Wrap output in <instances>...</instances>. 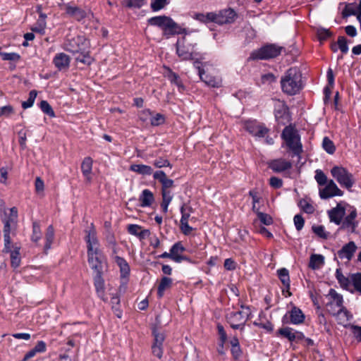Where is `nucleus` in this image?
Here are the masks:
<instances>
[{
  "mask_svg": "<svg viewBox=\"0 0 361 361\" xmlns=\"http://www.w3.org/2000/svg\"><path fill=\"white\" fill-rule=\"evenodd\" d=\"M281 85L284 93L295 95L302 88V75L296 68H290L286 71L281 79Z\"/></svg>",
  "mask_w": 361,
  "mask_h": 361,
  "instance_id": "1",
  "label": "nucleus"
},
{
  "mask_svg": "<svg viewBox=\"0 0 361 361\" xmlns=\"http://www.w3.org/2000/svg\"><path fill=\"white\" fill-rule=\"evenodd\" d=\"M148 23L151 25L160 27L166 36L175 35L179 34H186V30L182 28L178 24L173 20L170 17L166 16H155L148 20Z\"/></svg>",
  "mask_w": 361,
  "mask_h": 361,
  "instance_id": "2",
  "label": "nucleus"
},
{
  "mask_svg": "<svg viewBox=\"0 0 361 361\" xmlns=\"http://www.w3.org/2000/svg\"><path fill=\"white\" fill-rule=\"evenodd\" d=\"M281 137L293 155H300L302 152V145L300 142V137L293 126L290 125L285 127L282 131Z\"/></svg>",
  "mask_w": 361,
  "mask_h": 361,
  "instance_id": "3",
  "label": "nucleus"
},
{
  "mask_svg": "<svg viewBox=\"0 0 361 361\" xmlns=\"http://www.w3.org/2000/svg\"><path fill=\"white\" fill-rule=\"evenodd\" d=\"M242 310L231 312L226 314V319L233 329H244L245 325L251 314L248 306L241 305Z\"/></svg>",
  "mask_w": 361,
  "mask_h": 361,
  "instance_id": "4",
  "label": "nucleus"
},
{
  "mask_svg": "<svg viewBox=\"0 0 361 361\" xmlns=\"http://www.w3.org/2000/svg\"><path fill=\"white\" fill-rule=\"evenodd\" d=\"M332 176L341 186L350 190L355 183L353 176L345 168L336 166L331 170Z\"/></svg>",
  "mask_w": 361,
  "mask_h": 361,
  "instance_id": "5",
  "label": "nucleus"
},
{
  "mask_svg": "<svg viewBox=\"0 0 361 361\" xmlns=\"http://www.w3.org/2000/svg\"><path fill=\"white\" fill-rule=\"evenodd\" d=\"M283 49L282 47L274 44L263 46L258 50L251 54L250 58L252 59L267 60L275 58L281 54Z\"/></svg>",
  "mask_w": 361,
  "mask_h": 361,
  "instance_id": "6",
  "label": "nucleus"
},
{
  "mask_svg": "<svg viewBox=\"0 0 361 361\" xmlns=\"http://www.w3.org/2000/svg\"><path fill=\"white\" fill-rule=\"evenodd\" d=\"M87 233L85 239L87 243V255H92V252L99 251V241L97 238V232L93 224H91V227L89 230H86Z\"/></svg>",
  "mask_w": 361,
  "mask_h": 361,
  "instance_id": "7",
  "label": "nucleus"
},
{
  "mask_svg": "<svg viewBox=\"0 0 361 361\" xmlns=\"http://www.w3.org/2000/svg\"><path fill=\"white\" fill-rule=\"evenodd\" d=\"M236 13L233 9L228 8L214 13L213 22L219 25L229 24L234 22Z\"/></svg>",
  "mask_w": 361,
  "mask_h": 361,
  "instance_id": "8",
  "label": "nucleus"
},
{
  "mask_svg": "<svg viewBox=\"0 0 361 361\" xmlns=\"http://www.w3.org/2000/svg\"><path fill=\"white\" fill-rule=\"evenodd\" d=\"M343 192L340 190L333 180H329L323 189L319 190V196L323 200H326L335 196H342Z\"/></svg>",
  "mask_w": 361,
  "mask_h": 361,
  "instance_id": "9",
  "label": "nucleus"
},
{
  "mask_svg": "<svg viewBox=\"0 0 361 361\" xmlns=\"http://www.w3.org/2000/svg\"><path fill=\"white\" fill-rule=\"evenodd\" d=\"M66 50L75 54V59L77 62L90 65L93 61V59L90 55L89 49L85 50L84 46L82 48L68 47Z\"/></svg>",
  "mask_w": 361,
  "mask_h": 361,
  "instance_id": "10",
  "label": "nucleus"
},
{
  "mask_svg": "<svg viewBox=\"0 0 361 361\" xmlns=\"http://www.w3.org/2000/svg\"><path fill=\"white\" fill-rule=\"evenodd\" d=\"M66 50L75 54V59L77 62L90 65L93 61V59L90 55L89 49L85 50L84 46L82 48L68 47Z\"/></svg>",
  "mask_w": 361,
  "mask_h": 361,
  "instance_id": "11",
  "label": "nucleus"
},
{
  "mask_svg": "<svg viewBox=\"0 0 361 361\" xmlns=\"http://www.w3.org/2000/svg\"><path fill=\"white\" fill-rule=\"evenodd\" d=\"M66 50L75 54V59L77 62L90 65L93 61V59L90 55L89 49L85 50L84 46L82 48L68 47Z\"/></svg>",
  "mask_w": 361,
  "mask_h": 361,
  "instance_id": "12",
  "label": "nucleus"
},
{
  "mask_svg": "<svg viewBox=\"0 0 361 361\" xmlns=\"http://www.w3.org/2000/svg\"><path fill=\"white\" fill-rule=\"evenodd\" d=\"M200 62L195 61L194 62L195 67L198 70V74L202 82H204L208 86L212 87H219L221 86V81L219 79L216 78L214 76L207 75L203 68L200 66Z\"/></svg>",
  "mask_w": 361,
  "mask_h": 361,
  "instance_id": "13",
  "label": "nucleus"
},
{
  "mask_svg": "<svg viewBox=\"0 0 361 361\" xmlns=\"http://www.w3.org/2000/svg\"><path fill=\"white\" fill-rule=\"evenodd\" d=\"M185 251V247L183 245L181 242L176 243L171 247L172 260L176 263H180L183 261L190 262V259L183 255Z\"/></svg>",
  "mask_w": 361,
  "mask_h": 361,
  "instance_id": "14",
  "label": "nucleus"
},
{
  "mask_svg": "<svg viewBox=\"0 0 361 361\" xmlns=\"http://www.w3.org/2000/svg\"><path fill=\"white\" fill-rule=\"evenodd\" d=\"M88 256V262L91 266V268L95 272V275L103 274V256L101 251L92 252V255Z\"/></svg>",
  "mask_w": 361,
  "mask_h": 361,
  "instance_id": "15",
  "label": "nucleus"
},
{
  "mask_svg": "<svg viewBox=\"0 0 361 361\" xmlns=\"http://www.w3.org/2000/svg\"><path fill=\"white\" fill-rule=\"evenodd\" d=\"M245 128L250 134L258 137H264L269 131L267 128L262 125H258L255 121L246 122Z\"/></svg>",
  "mask_w": 361,
  "mask_h": 361,
  "instance_id": "16",
  "label": "nucleus"
},
{
  "mask_svg": "<svg viewBox=\"0 0 361 361\" xmlns=\"http://www.w3.org/2000/svg\"><path fill=\"white\" fill-rule=\"evenodd\" d=\"M278 334L281 336L287 338L289 341L298 342L305 338V336L302 332L294 331L290 327H283L278 330Z\"/></svg>",
  "mask_w": 361,
  "mask_h": 361,
  "instance_id": "17",
  "label": "nucleus"
},
{
  "mask_svg": "<svg viewBox=\"0 0 361 361\" xmlns=\"http://www.w3.org/2000/svg\"><path fill=\"white\" fill-rule=\"evenodd\" d=\"M269 167L276 173H281L292 168V164L283 159L271 160L269 163Z\"/></svg>",
  "mask_w": 361,
  "mask_h": 361,
  "instance_id": "18",
  "label": "nucleus"
},
{
  "mask_svg": "<svg viewBox=\"0 0 361 361\" xmlns=\"http://www.w3.org/2000/svg\"><path fill=\"white\" fill-rule=\"evenodd\" d=\"M328 214L331 222L335 223L336 225H340L345 214V208L341 204H338L336 207L329 210Z\"/></svg>",
  "mask_w": 361,
  "mask_h": 361,
  "instance_id": "19",
  "label": "nucleus"
},
{
  "mask_svg": "<svg viewBox=\"0 0 361 361\" xmlns=\"http://www.w3.org/2000/svg\"><path fill=\"white\" fill-rule=\"evenodd\" d=\"M357 250V246L353 241H350L343 246V247L338 251V256L341 259H346L350 260Z\"/></svg>",
  "mask_w": 361,
  "mask_h": 361,
  "instance_id": "20",
  "label": "nucleus"
},
{
  "mask_svg": "<svg viewBox=\"0 0 361 361\" xmlns=\"http://www.w3.org/2000/svg\"><path fill=\"white\" fill-rule=\"evenodd\" d=\"M153 178L159 180L161 184V190H169L174 185V182L172 179L167 178L166 174L163 171H157L153 174Z\"/></svg>",
  "mask_w": 361,
  "mask_h": 361,
  "instance_id": "21",
  "label": "nucleus"
},
{
  "mask_svg": "<svg viewBox=\"0 0 361 361\" xmlns=\"http://www.w3.org/2000/svg\"><path fill=\"white\" fill-rule=\"evenodd\" d=\"M70 57L64 53L57 54L53 59L54 64L59 71L68 69L70 66Z\"/></svg>",
  "mask_w": 361,
  "mask_h": 361,
  "instance_id": "22",
  "label": "nucleus"
},
{
  "mask_svg": "<svg viewBox=\"0 0 361 361\" xmlns=\"http://www.w3.org/2000/svg\"><path fill=\"white\" fill-rule=\"evenodd\" d=\"M360 6L361 0H360L358 4L355 2L346 4L344 9L342 11V17L345 18L350 16H356L357 18L358 15L361 12V10H360Z\"/></svg>",
  "mask_w": 361,
  "mask_h": 361,
  "instance_id": "23",
  "label": "nucleus"
},
{
  "mask_svg": "<svg viewBox=\"0 0 361 361\" xmlns=\"http://www.w3.org/2000/svg\"><path fill=\"white\" fill-rule=\"evenodd\" d=\"M15 221L8 220L6 219H3L4 223V252H8L10 251V245L11 243V239L10 237L11 233V224Z\"/></svg>",
  "mask_w": 361,
  "mask_h": 361,
  "instance_id": "24",
  "label": "nucleus"
},
{
  "mask_svg": "<svg viewBox=\"0 0 361 361\" xmlns=\"http://www.w3.org/2000/svg\"><path fill=\"white\" fill-rule=\"evenodd\" d=\"M329 311L334 317H336L339 324H343L344 326V323L349 321L350 319L352 317V315L350 314V312L347 310L345 307H341L336 311H333L332 310L329 309Z\"/></svg>",
  "mask_w": 361,
  "mask_h": 361,
  "instance_id": "25",
  "label": "nucleus"
},
{
  "mask_svg": "<svg viewBox=\"0 0 361 361\" xmlns=\"http://www.w3.org/2000/svg\"><path fill=\"white\" fill-rule=\"evenodd\" d=\"M66 12L68 16L74 18L78 21H80L86 17V12L77 6L66 5Z\"/></svg>",
  "mask_w": 361,
  "mask_h": 361,
  "instance_id": "26",
  "label": "nucleus"
},
{
  "mask_svg": "<svg viewBox=\"0 0 361 361\" xmlns=\"http://www.w3.org/2000/svg\"><path fill=\"white\" fill-rule=\"evenodd\" d=\"M290 322L293 324H300L305 321V314L302 310L294 306L289 312Z\"/></svg>",
  "mask_w": 361,
  "mask_h": 361,
  "instance_id": "27",
  "label": "nucleus"
},
{
  "mask_svg": "<svg viewBox=\"0 0 361 361\" xmlns=\"http://www.w3.org/2000/svg\"><path fill=\"white\" fill-rule=\"evenodd\" d=\"M338 49L343 54H346L348 51V39L344 36H339L337 42L331 44V49L334 52H336Z\"/></svg>",
  "mask_w": 361,
  "mask_h": 361,
  "instance_id": "28",
  "label": "nucleus"
},
{
  "mask_svg": "<svg viewBox=\"0 0 361 361\" xmlns=\"http://www.w3.org/2000/svg\"><path fill=\"white\" fill-rule=\"evenodd\" d=\"M92 163L93 161L91 157H85L81 164V171L82 172L83 176L85 177L86 180L88 182H90L92 178H91V173L92 169Z\"/></svg>",
  "mask_w": 361,
  "mask_h": 361,
  "instance_id": "29",
  "label": "nucleus"
},
{
  "mask_svg": "<svg viewBox=\"0 0 361 361\" xmlns=\"http://www.w3.org/2000/svg\"><path fill=\"white\" fill-rule=\"evenodd\" d=\"M277 275L282 284L286 287L288 296H290L291 293L289 291L290 281L288 270L286 268L279 269L277 270Z\"/></svg>",
  "mask_w": 361,
  "mask_h": 361,
  "instance_id": "30",
  "label": "nucleus"
},
{
  "mask_svg": "<svg viewBox=\"0 0 361 361\" xmlns=\"http://www.w3.org/2000/svg\"><path fill=\"white\" fill-rule=\"evenodd\" d=\"M139 200L140 201V206L142 207H149L154 201L153 193L148 189L142 191L140 196Z\"/></svg>",
  "mask_w": 361,
  "mask_h": 361,
  "instance_id": "31",
  "label": "nucleus"
},
{
  "mask_svg": "<svg viewBox=\"0 0 361 361\" xmlns=\"http://www.w3.org/2000/svg\"><path fill=\"white\" fill-rule=\"evenodd\" d=\"M329 295L333 299V300L327 304V307H332L334 305H335L338 310L341 307H344L343 306L342 295L338 294L334 289H330Z\"/></svg>",
  "mask_w": 361,
  "mask_h": 361,
  "instance_id": "32",
  "label": "nucleus"
},
{
  "mask_svg": "<svg viewBox=\"0 0 361 361\" xmlns=\"http://www.w3.org/2000/svg\"><path fill=\"white\" fill-rule=\"evenodd\" d=\"M115 262L120 268L121 277H126L130 274V267L126 260L119 256L114 257Z\"/></svg>",
  "mask_w": 361,
  "mask_h": 361,
  "instance_id": "33",
  "label": "nucleus"
},
{
  "mask_svg": "<svg viewBox=\"0 0 361 361\" xmlns=\"http://www.w3.org/2000/svg\"><path fill=\"white\" fill-rule=\"evenodd\" d=\"M82 46H84L85 50L89 49V42L84 37L78 36L69 42V43L67 44V48H82Z\"/></svg>",
  "mask_w": 361,
  "mask_h": 361,
  "instance_id": "34",
  "label": "nucleus"
},
{
  "mask_svg": "<svg viewBox=\"0 0 361 361\" xmlns=\"http://www.w3.org/2000/svg\"><path fill=\"white\" fill-rule=\"evenodd\" d=\"M130 170L141 175H151L153 173L152 168L145 164H132Z\"/></svg>",
  "mask_w": 361,
  "mask_h": 361,
  "instance_id": "35",
  "label": "nucleus"
},
{
  "mask_svg": "<svg viewBox=\"0 0 361 361\" xmlns=\"http://www.w3.org/2000/svg\"><path fill=\"white\" fill-rule=\"evenodd\" d=\"M47 16L44 13H41V18H39L31 30L32 32H38L39 34L43 35L44 33V30L46 28V19Z\"/></svg>",
  "mask_w": 361,
  "mask_h": 361,
  "instance_id": "36",
  "label": "nucleus"
},
{
  "mask_svg": "<svg viewBox=\"0 0 361 361\" xmlns=\"http://www.w3.org/2000/svg\"><path fill=\"white\" fill-rule=\"evenodd\" d=\"M324 263V257L321 255L313 254L310 257L309 267L312 269H319Z\"/></svg>",
  "mask_w": 361,
  "mask_h": 361,
  "instance_id": "37",
  "label": "nucleus"
},
{
  "mask_svg": "<svg viewBox=\"0 0 361 361\" xmlns=\"http://www.w3.org/2000/svg\"><path fill=\"white\" fill-rule=\"evenodd\" d=\"M336 277L341 285V286L345 289L348 290L350 286V283L352 282L348 277H345L341 270V269H337L336 271Z\"/></svg>",
  "mask_w": 361,
  "mask_h": 361,
  "instance_id": "38",
  "label": "nucleus"
},
{
  "mask_svg": "<svg viewBox=\"0 0 361 361\" xmlns=\"http://www.w3.org/2000/svg\"><path fill=\"white\" fill-rule=\"evenodd\" d=\"M172 284V279L171 278L164 276L161 279V281L158 286L157 294L159 298H161L164 295V292L167 288H170Z\"/></svg>",
  "mask_w": 361,
  "mask_h": 361,
  "instance_id": "39",
  "label": "nucleus"
},
{
  "mask_svg": "<svg viewBox=\"0 0 361 361\" xmlns=\"http://www.w3.org/2000/svg\"><path fill=\"white\" fill-rule=\"evenodd\" d=\"M154 336V342L152 345L163 346V342L165 339V335L157 326H154L152 329Z\"/></svg>",
  "mask_w": 361,
  "mask_h": 361,
  "instance_id": "40",
  "label": "nucleus"
},
{
  "mask_svg": "<svg viewBox=\"0 0 361 361\" xmlns=\"http://www.w3.org/2000/svg\"><path fill=\"white\" fill-rule=\"evenodd\" d=\"M176 52L178 55L184 60L191 59L192 53L187 49L179 41L176 44Z\"/></svg>",
  "mask_w": 361,
  "mask_h": 361,
  "instance_id": "41",
  "label": "nucleus"
},
{
  "mask_svg": "<svg viewBox=\"0 0 361 361\" xmlns=\"http://www.w3.org/2000/svg\"><path fill=\"white\" fill-rule=\"evenodd\" d=\"M342 224L340 227V229H348L351 233L355 232V228L357 226V221L353 219H349L347 216L345 217L343 222H341Z\"/></svg>",
  "mask_w": 361,
  "mask_h": 361,
  "instance_id": "42",
  "label": "nucleus"
},
{
  "mask_svg": "<svg viewBox=\"0 0 361 361\" xmlns=\"http://www.w3.org/2000/svg\"><path fill=\"white\" fill-rule=\"evenodd\" d=\"M94 283L97 293L100 295L104 290V281L102 274L95 275L94 277Z\"/></svg>",
  "mask_w": 361,
  "mask_h": 361,
  "instance_id": "43",
  "label": "nucleus"
},
{
  "mask_svg": "<svg viewBox=\"0 0 361 361\" xmlns=\"http://www.w3.org/2000/svg\"><path fill=\"white\" fill-rule=\"evenodd\" d=\"M8 252H11V266L13 268L18 267L20 266V257L19 248H16L13 251H11V250L10 249V251Z\"/></svg>",
  "mask_w": 361,
  "mask_h": 361,
  "instance_id": "44",
  "label": "nucleus"
},
{
  "mask_svg": "<svg viewBox=\"0 0 361 361\" xmlns=\"http://www.w3.org/2000/svg\"><path fill=\"white\" fill-rule=\"evenodd\" d=\"M54 238V227L50 225L48 226L46 233V243L44 245L45 250H49L51 247V245Z\"/></svg>",
  "mask_w": 361,
  "mask_h": 361,
  "instance_id": "45",
  "label": "nucleus"
},
{
  "mask_svg": "<svg viewBox=\"0 0 361 361\" xmlns=\"http://www.w3.org/2000/svg\"><path fill=\"white\" fill-rule=\"evenodd\" d=\"M322 147L324 149V150L329 154H333L335 152V145L334 142L328 137H324L322 142Z\"/></svg>",
  "mask_w": 361,
  "mask_h": 361,
  "instance_id": "46",
  "label": "nucleus"
},
{
  "mask_svg": "<svg viewBox=\"0 0 361 361\" xmlns=\"http://www.w3.org/2000/svg\"><path fill=\"white\" fill-rule=\"evenodd\" d=\"M37 92L36 90H31L29 93V97H28L27 100L23 102L22 107L24 109H26L27 108L32 106V105L35 102V100L37 97Z\"/></svg>",
  "mask_w": 361,
  "mask_h": 361,
  "instance_id": "47",
  "label": "nucleus"
},
{
  "mask_svg": "<svg viewBox=\"0 0 361 361\" xmlns=\"http://www.w3.org/2000/svg\"><path fill=\"white\" fill-rule=\"evenodd\" d=\"M257 215L263 224L269 226L273 224V219L269 214L257 210Z\"/></svg>",
  "mask_w": 361,
  "mask_h": 361,
  "instance_id": "48",
  "label": "nucleus"
},
{
  "mask_svg": "<svg viewBox=\"0 0 361 361\" xmlns=\"http://www.w3.org/2000/svg\"><path fill=\"white\" fill-rule=\"evenodd\" d=\"M39 107L44 114H47L50 117L55 116L52 107L47 101L42 100L39 104Z\"/></svg>",
  "mask_w": 361,
  "mask_h": 361,
  "instance_id": "49",
  "label": "nucleus"
},
{
  "mask_svg": "<svg viewBox=\"0 0 361 361\" xmlns=\"http://www.w3.org/2000/svg\"><path fill=\"white\" fill-rule=\"evenodd\" d=\"M314 178L319 185H324L329 182L326 176L320 169L316 170Z\"/></svg>",
  "mask_w": 361,
  "mask_h": 361,
  "instance_id": "50",
  "label": "nucleus"
},
{
  "mask_svg": "<svg viewBox=\"0 0 361 361\" xmlns=\"http://www.w3.org/2000/svg\"><path fill=\"white\" fill-rule=\"evenodd\" d=\"M153 165L156 168H159V169L163 168V167H169L170 169L172 168V165L170 163V161L168 159H164L162 157H159L157 159H155L154 161Z\"/></svg>",
  "mask_w": 361,
  "mask_h": 361,
  "instance_id": "51",
  "label": "nucleus"
},
{
  "mask_svg": "<svg viewBox=\"0 0 361 361\" xmlns=\"http://www.w3.org/2000/svg\"><path fill=\"white\" fill-rule=\"evenodd\" d=\"M317 35L320 42L327 39L332 35L331 32L323 27L318 28L317 30Z\"/></svg>",
  "mask_w": 361,
  "mask_h": 361,
  "instance_id": "52",
  "label": "nucleus"
},
{
  "mask_svg": "<svg viewBox=\"0 0 361 361\" xmlns=\"http://www.w3.org/2000/svg\"><path fill=\"white\" fill-rule=\"evenodd\" d=\"M351 281L355 289L361 294V273L352 274Z\"/></svg>",
  "mask_w": 361,
  "mask_h": 361,
  "instance_id": "53",
  "label": "nucleus"
},
{
  "mask_svg": "<svg viewBox=\"0 0 361 361\" xmlns=\"http://www.w3.org/2000/svg\"><path fill=\"white\" fill-rule=\"evenodd\" d=\"M298 206L307 214H312L314 211V207L305 199L300 200Z\"/></svg>",
  "mask_w": 361,
  "mask_h": 361,
  "instance_id": "54",
  "label": "nucleus"
},
{
  "mask_svg": "<svg viewBox=\"0 0 361 361\" xmlns=\"http://www.w3.org/2000/svg\"><path fill=\"white\" fill-rule=\"evenodd\" d=\"M313 232L322 239H327L329 237V233L326 232L323 226H313Z\"/></svg>",
  "mask_w": 361,
  "mask_h": 361,
  "instance_id": "55",
  "label": "nucleus"
},
{
  "mask_svg": "<svg viewBox=\"0 0 361 361\" xmlns=\"http://www.w3.org/2000/svg\"><path fill=\"white\" fill-rule=\"evenodd\" d=\"M194 18L202 23L213 22L214 13H208L207 15L196 13Z\"/></svg>",
  "mask_w": 361,
  "mask_h": 361,
  "instance_id": "56",
  "label": "nucleus"
},
{
  "mask_svg": "<svg viewBox=\"0 0 361 361\" xmlns=\"http://www.w3.org/2000/svg\"><path fill=\"white\" fill-rule=\"evenodd\" d=\"M41 238L40 226L38 222L34 221L32 223V240L37 242Z\"/></svg>",
  "mask_w": 361,
  "mask_h": 361,
  "instance_id": "57",
  "label": "nucleus"
},
{
  "mask_svg": "<svg viewBox=\"0 0 361 361\" xmlns=\"http://www.w3.org/2000/svg\"><path fill=\"white\" fill-rule=\"evenodd\" d=\"M0 56L4 61H18L20 59V56L17 53H4L1 52Z\"/></svg>",
  "mask_w": 361,
  "mask_h": 361,
  "instance_id": "58",
  "label": "nucleus"
},
{
  "mask_svg": "<svg viewBox=\"0 0 361 361\" xmlns=\"http://www.w3.org/2000/svg\"><path fill=\"white\" fill-rule=\"evenodd\" d=\"M193 212V209L191 207L187 206L186 204H183L180 207V213L182 214L180 221H183L184 217H185V221H188V219L190 216V214Z\"/></svg>",
  "mask_w": 361,
  "mask_h": 361,
  "instance_id": "59",
  "label": "nucleus"
},
{
  "mask_svg": "<svg viewBox=\"0 0 361 361\" xmlns=\"http://www.w3.org/2000/svg\"><path fill=\"white\" fill-rule=\"evenodd\" d=\"M165 122V117L161 114H157L152 116L150 119L151 125L153 126H158Z\"/></svg>",
  "mask_w": 361,
  "mask_h": 361,
  "instance_id": "60",
  "label": "nucleus"
},
{
  "mask_svg": "<svg viewBox=\"0 0 361 361\" xmlns=\"http://www.w3.org/2000/svg\"><path fill=\"white\" fill-rule=\"evenodd\" d=\"M167 4V0H153L151 3V8L154 11H157L163 8Z\"/></svg>",
  "mask_w": 361,
  "mask_h": 361,
  "instance_id": "61",
  "label": "nucleus"
},
{
  "mask_svg": "<svg viewBox=\"0 0 361 361\" xmlns=\"http://www.w3.org/2000/svg\"><path fill=\"white\" fill-rule=\"evenodd\" d=\"M217 330L221 340V347L223 348L224 344L227 340V334L224 330V326L220 324H217Z\"/></svg>",
  "mask_w": 361,
  "mask_h": 361,
  "instance_id": "62",
  "label": "nucleus"
},
{
  "mask_svg": "<svg viewBox=\"0 0 361 361\" xmlns=\"http://www.w3.org/2000/svg\"><path fill=\"white\" fill-rule=\"evenodd\" d=\"M294 224L298 231H300L305 224V220L304 218L300 214H296L294 216Z\"/></svg>",
  "mask_w": 361,
  "mask_h": 361,
  "instance_id": "63",
  "label": "nucleus"
},
{
  "mask_svg": "<svg viewBox=\"0 0 361 361\" xmlns=\"http://www.w3.org/2000/svg\"><path fill=\"white\" fill-rule=\"evenodd\" d=\"M126 6L128 8H141L144 0H125Z\"/></svg>",
  "mask_w": 361,
  "mask_h": 361,
  "instance_id": "64",
  "label": "nucleus"
}]
</instances>
